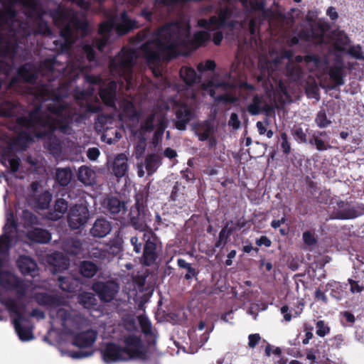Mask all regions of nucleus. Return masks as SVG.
<instances>
[{
  "label": "nucleus",
  "instance_id": "393cba45",
  "mask_svg": "<svg viewBox=\"0 0 364 364\" xmlns=\"http://www.w3.org/2000/svg\"><path fill=\"white\" fill-rule=\"evenodd\" d=\"M62 249L66 254L76 256L83 250L82 242L78 238L68 237L63 241Z\"/></svg>",
  "mask_w": 364,
  "mask_h": 364
},
{
  "label": "nucleus",
  "instance_id": "a211bd4d",
  "mask_svg": "<svg viewBox=\"0 0 364 364\" xmlns=\"http://www.w3.org/2000/svg\"><path fill=\"white\" fill-rule=\"evenodd\" d=\"M16 73L21 80L29 84H35L38 79V73L35 65L26 63L17 68Z\"/></svg>",
  "mask_w": 364,
  "mask_h": 364
},
{
  "label": "nucleus",
  "instance_id": "7ed1b4c3",
  "mask_svg": "<svg viewBox=\"0 0 364 364\" xmlns=\"http://www.w3.org/2000/svg\"><path fill=\"white\" fill-rule=\"evenodd\" d=\"M134 56V50L123 48L117 55L110 59L109 68L111 73L129 83L133 77Z\"/></svg>",
  "mask_w": 364,
  "mask_h": 364
},
{
  "label": "nucleus",
  "instance_id": "49530a36",
  "mask_svg": "<svg viewBox=\"0 0 364 364\" xmlns=\"http://www.w3.org/2000/svg\"><path fill=\"white\" fill-rule=\"evenodd\" d=\"M78 302L85 309H91L97 305V301L94 294L83 291L78 295Z\"/></svg>",
  "mask_w": 364,
  "mask_h": 364
},
{
  "label": "nucleus",
  "instance_id": "6e6552de",
  "mask_svg": "<svg viewBox=\"0 0 364 364\" xmlns=\"http://www.w3.org/2000/svg\"><path fill=\"white\" fill-rule=\"evenodd\" d=\"M158 237L150 229L143 234V252L141 256V262L146 266H151L154 264L158 259L157 242Z\"/></svg>",
  "mask_w": 364,
  "mask_h": 364
},
{
  "label": "nucleus",
  "instance_id": "6e6d98bb",
  "mask_svg": "<svg viewBox=\"0 0 364 364\" xmlns=\"http://www.w3.org/2000/svg\"><path fill=\"white\" fill-rule=\"evenodd\" d=\"M94 45L90 43H85L82 47V53L86 56L88 62L97 61L96 51Z\"/></svg>",
  "mask_w": 364,
  "mask_h": 364
},
{
  "label": "nucleus",
  "instance_id": "473e14b6",
  "mask_svg": "<svg viewBox=\"0 0 364 364\" xmlns=\"http://www.w3.org/2000/svg\"><path fill=\"white\" fill-rule=\"evenodd\" d=\"M68 202L63 198H58L55 201L54 212L48 213V218L52 220H58L68 211Z\"/></svg>",
  "mask_w": 364,
  "mask_h": 364
},
{
  "label": "nucleus",
  "instance_id": "603ef678",
  "mask_svg": "<svg viewBox=\"0 0 364 364\" xmlns=\"http://www.w3.org/2000/svg\"><path fill=\"white\" fill-rule=\"evenodd\" d=\"M16 105L10 101H5L0 105V117H11L16 114Z\"/></svg>",
  "mask_w": 364,
  "mask_h": 364
},
{
  "label": "nucleus",
  "instance_id": "f03ea898",
  "mask_svg": "<svg viewBox=\"0 0 364 364\" xmlns=\"http://www.w3.org/2000/svg\"><path fill=\"white\" fill-rule=\"evenodd\" d=\"M124 346L108 342L101 350L102 358L107 364L126 362L132 359L146 360V350L140 336L131 334L124 338Z\"/></svg>",
  "mask_w": 364,
  "mask_h": 364
},
{
  "label": "nucleus",
  "instance_id": "423d86ee",
  "mask_svg": "<svg viewBox=\"0 0 364 364\" xmlns=\"http://www.w3.org/2000/svg\"><path fill=\"white\" fill-rule=\"evenodd\" d=\"M74 15L70 11L60 7L52 10L50 12V16L55 24L60 28V36L64 39V42L60 44L62 51H68L70 49L72 44L70 23Z\"/></svg>",
  "mask_w": 364,
  "mask_h": 364
},
{
  "label": "nucleus",
  "instance_id": "58836bf2",
  "mask_svg": "<svg viewBox=\"0 0 364 364\" xmlns=\"http://www.w3.org/2000/svg\"><path fill=\"white\" fill-rule=\"evenodd\" d=\"M213 130L214 127L213 124L209 120H205L199 124L196 134L200 141H205L210 138Z\"/></svg>",
  "mask_w": 364,
  "mask_h": 364
},
{
  "label": "nucleus",
  "instance_id": "f257e3e1",
  "mask_svg": "<svg viewBox=\"0 0 364 364\" xmlns=\"http://www.w3.org/2000/svg\"><path fill=\"white\" fill-rule=\"evenodd\" d=\"M210 37L208 32L201 31L196 32L191 39L189 28L177 22L169 23L159 28L156 38L142 43L139 49L148 65L156 67L162 59L169 61L177 58L180 48L197 49L204 46Z\"/></svg>",
  "mask_w": 364,
  "mask_h": 364
},
{
  "label": "nucleus",
  "instance_id": "bb28decb",
  "mask_svg": "<svg viewBox=\"0 0 364 364\" xmlns=\"http://www.w3.org/2000/svg\"><path fill=\"white\" fill-rule=\"evenodd\" d=\"M104 205L107 210L113 215L114 219L117 218V215L121 212L124 213L126 211L125 203L117 197L108 198L105 200Z\"/></svg>",
  "mask_w": 364,
  "mask_h": 364
},
{
  "label": "nucleus",
  "instance_id": "72a5a7b5",
  "mask_svg": "<svg viewBox=\"0 0 364 364\" xmlns=\"http://www.w3.org/2000/svg\"><path fill=\"white\" fill-rule=\"evenodd\" d=\"M162 164V157L158 154H150L146 156L144 161L145 168L148 176L154 173Z\"/></svg>",
  "mask_w": 364,
  "mask_h": 364
},
{
  "label": "nucleus",
  "instance_id": "a19ab883",
  "mask_svg": "<svg viewBox=\"0 0 364 364\" xmlns=\"http://www.w3.org/2000/svg\"><path fill=\"white\" fill-rule=\"evenodd\" d=\"M2 41L0 43V57L1 58H14L16 54L18 44L16 42L6 41L4 44Z\"/></svg>",
  "mask_w": 364,
  "mask_h": 364
},
{
  "label": "nucleus",
  "instance_id": "412c9836",
  "mask_svg": "<svg viewBox=\"0 0 364 364\" xmlns=\"http://www.w3.org/2000/svg\"><path fill=\"white\" fill-rule=\"evenodd\" d=\"M232 16V10L229 7H224L220 9L218 16H212L209 21H204L207 28H210L212 26L215 28L224 27L227 24V21Z\"/></svg>",
  "mask_w": 364,
  "mask_h": 364
},
{
  "label": "nucleus",
  "instance_id": "5fc2aeb1",
  "mask_svg": "<svg viewBox=\"0 0 364 364\" xmlns=\"http://www.w3.org/2000/svg\"><path fill=\"white\" fill-rule=\"evenodd\" d=\"M18 279L9 273H0V285L7 290H13L14 286Z\"/></svg>",
  "mask_w": 364,
  "mask_h": 364
},
{
  "label": "nucleus",
  "instance_id": "13d9d810",
  "mask_svg": "<svg viewBox=\"0 0 364 364\" xmlns=\"http://www.w3.org/2000/svg\"><path fill=\"white\" fill-rule=\"evenodd\" d=\"M149 196V191L140 192L135 196V204L132 208H140L142 209H147L146 207V203Z\"/></svg>",
  "mask_w": 364,
  "mask_h": 364
},
{
  "label": "nucleus",
  "instance_id": "3c124183",
  "mask_svg": "<svg viewBox=\"0 0 364 364\" xmlns=\"http://www.w3.org/2000/svg\"><path fill=\"white\" fill-rule=\"evenodd\" d=\"M314 122L320 129L327 128L332 123L331 120L328 118L326 111L324 109H321L318 112Z\"/></svg>",
  "mask_w": 364,
  "mask_h": 364
},
{
  "label": "nucleus",
  "instance_id": "a878e982",
  "mask_svg": "<svg viewBox=\"0 0 364 364\" xmlns=\"http://www.w3.org/2000/svg\"><path fill=\"white\" fill-rule=\"evenodd\" d=\"M33 94L38 100L42 102L46 101L49 99H52L53 101L58 102L60 100H62L61 95L55 94L49 88L48 85L46 84H43L37 87Z\"/></svg>",
  "mask_w": 364,
  "mask_h": 364
},
{
  "label": "nucleus",
  "instance_id": "6ab92c4d",
  "mask_svg": "<svg viewBox=\"0 0 364 364\" xmlns=\"http://www.w3.org/2000/svg\"><path fill=\"white\" fill-rule=\"evenodd\" d=\"M44 11L38 9L36 6L32 8L31 16L35 17V23H36V32L45 36H50L52 31L48 23L43 18Z\"/></svg>",
  "mask_w": 364,
  "mask_h": 364
},
{
  "label": "nucleus",
  "instance_id": "864d4df0",
  "mask_svg": "<svg viewBox=\"0 0 364 364\" xmlns=\"http://www.w3.org/2000/svg\"><path fill=\"white\" fill-rule=\"evenodd\" d=\"M89 24L85 19H80L74 15V17L70 23V30L72 32V38L73 37L75 31H87L88 29Z\"/></svg>",
  "mask_w": 364,
  "mask_h": 364
},
{
  "label": "nucleus",
  "instance_id": "4468645a",
  "mask_svg": "<svg viewBox=\"0 0 364 364\" xmlns=\"http://www.w3.org/2000/svg\"><path fill=\"white\" fill-rule=\"evenodd\" d=\"M333 214L334 218L338 220H350L357 218L355 206L341 200L336 201V205L333 206Z\"/></svg>",
  "mask_w": 364,
  "mask_h": 364
},
{
  "label": "nucleus",
  "instance_id": "680f3d73",
  "mask_svg": "<svg viewBox=\"0 0 364 364\" xmlns=\"http://www.w3.org/2000/svg\"><path fill=\"white\" fill-rule=\"evenodd\" d=\"M156 115L154 113L150 114L146 117L144 122L141 124V128L146 132H151L154 129Z\"/></svg>",
  "mask_w": 364,
  "mask_h": 364
},
{
  "label": "nucleus",
  "instance_id": "2eb2a0df",
  "mask_svg": "<svg viewBox=\"0 0 364 364\" xmlns=\"http://www.w3.org/2000/svg\"><path fill=\"white\" fill-rule=\"evenodd\" d=\"M117 85L115 81L109 82L99 90V95L103 103L112 108H116Z\"/></svg>",
  "mask_w": 364,
  "mask_h": 364
},
{
  "label": "nucleus",
  "instance_id": "cd10ccee",
  "mask_svg": "<svg viewBox=\"0 0 364 364\" xmlns=\"http://www.w3.org/2000/svg\"><path fill=\"white\" fill-rule=\"evenodd\" d=\"M213 86L215 88H221L224 91L232 90L236 87L239 88L240 90H245L251 92L255 90V85L250 84L246 81H240L237 85L230 82L220 81L214 82Z\"/></svg>",
  "mask_w": 364,
  "mask_h": 364
},
{
  "label": "nucleus",
  "instance_id": "b1692460",
  "mask_svg": "<svg viewBox=\"0 0 364 364\" xmlns=\"http://www.w3.org/2000/svg\"><path fill=\"white\" fill-rule=\"evenodd\" d=\"M128 159L124 154H119L114 158L112 165V173L117 178L125 176L128 170Z\"/></svg>",
  "mask_w": 364,
  "mask_h": 364
},
{
  "label": "nucleus",
  "instance_id": "7c9ffc66",
  "mask_svg": "<svg viewBox=\"0 0 364 364\" xmlns=\"http://www.w3.org/2000/svg\"><path fill=\"white\" fill-rule=\"evenodd\" d=\"M35 299L39 305L43 306L53 307L59 306L60 304V299L58 296L46 292L36 294Z\"/></svg>",
  "mask_w": 364,
  "mask_h": 364
},
{
  "label": "nucleus",
  "instance_id": "8fccbe9b",
  "mask_svg": "<svg viewBox=\"0 0 364 364\" xmlns=\"http://www.w3.org/2000/svg\"><path fill=\"white\" fill-rule=\"evenodd\" d=\"M350 43V39L348 36L343 31H339L335 42V48L338 51L346 52V48L349 46Z\"/></svg>",
  "mask_w": 364,
  "mask_h": 364
},
{
  "label": "nucleus",
  "instance_id": "bf43d9fd",
  "mask_svg": "<svg viewBox=\"0 0 364 364\" xmlns=\"http://www.w3.org/2000/svg\"><path fill=\"white\" fill-rule=\"evenodd\" d=\"M13 290L16 291L17 298L18 299H21L25 297L26 294L28 286L24 283L23 280L18 279L16 282Z\"/></svg>",
  "mask_w": 364,
  "mask_h": 364
},
{
  "label": "nucleus",
  "instance_id": "aec40b11",
  "mask_svg": "<svg viewBox=\"0 0 364 364\" xmlns=\"http://www.w3.org/2000/svg\"><path fill=\"white\" fill-rule=\"evenodd\" d=\"M112 228L109 221L105 218H97L91 228L90 233L94 237L102 238L110 232Z\"/></svg>",
  "mask_w": 364,
  "mask_h": 364
},
{
  "label": "nucleus",
  "instance_id": "4be33fe9",
  "mask_svg": "<svg viewBox=\"0 0 364 364\" xmlns=\"http://www.w3.org/2000/svg\"><path fill=\"white\" fill-rule=\"evenodd\" d=\"M16 263L20 272L23 275H31L33 277L35 272L38 270L36 262L28 256H19Z\"/></svg>",
  "mask_w": 364,
  "mask_h": 364
},
{
  "label": "nucleus",
  "instance_id": "774afa93",
  "mask_svg": "<svg viewBox=\"0 0 364 364\" xmlns=\"http://www.w3.org/2000/svg\"><path fill=\"white\" fill-rule=\"evenodd\" d=\"M292 135L299 143H309L307 136L301 127H296L293 129Z\"/></svg>",
  "mask_w": 364,
  "mask_h": 364
},
{
  "label": "nucleus",
  "instance_id": "09e8293b",
  "mask_svg": "<svg viewBox=\"0 0 364 364\" xmlns=\"http://www.w3.org/2000/svg\"><path fill=\"white\" fill-rule=\"evenodd\" d=\"M177 264L179 268L186 269L187 272L184 276L186 280H190L196 277L199 274V271L193 268L191 264L187 262L184 259L179 258L177 259Z\"/></svg>",
  "mask_w": 364,
  "mask_h": 364
},
{
  "label": "nucleus",
  "instance_id": "c03bdc74",
  "mask_svg": "<svg viewBox=\"0 0 364 364\" xmlns=\"http://www.w3.org/2000/svg\"><path fill=\"white\" fill-rule=\"evenodd\" d=\"M117 20V15L111 16L107 21L102 22L100 24L98 33L101 36H107L109 38L110 32L114 29L116 31V21Z\"/></svg>",
  "mask_w": 364,
  "mask_h": 364
},
{
  "label": "nucleus",
  "instance_id": "f8f14e48",
  "mask_svg": "<svg viewBox=\"0 0 364 364\" xmlns=\"http://www.w3.org/2000/svg\"><path fill=\"white\" fill-rule=\"evenodd\" d=\"M150 216L148 209L132 208L129 213V224L136 230L146 232Z\"/></svg>",
  "mask_w": 364,
  "mask_h": 364
},
{
  "label": "nucleus",
  "instance_id": "9b49d317",
  "mask_svg": "<svg viewBox=\"0 0 364 364\" xmlns=\"http://www.w3.org/2000/svg\"><path fill=\"white\" fill-rule=\"evenodd\" d=\"M173 109L176 115L175 127L181 131L185 130L194 117L193 111L187 104L179 101L174 102Z\"/></svg>",
  "mask_w": 364,
  "mask_h": 364
},
{
  "label": "nucleus",
  "instance_id": "f704fd0d",
  "mask_svg": "<svg viewBox=\"0 0 364 364\" xmlns=\"http://www.w3.org/2000/svg\"><path fill=\"white\" fill-rule=\"evenodd\" d=\"M58 280L59 287L63 291L73 293L78 287V280L72 276H60Z\"/></svg>",
  "mask_w": 364,
  "mask_h": 364
},
{
  "label": "nucleus",
  "instance_id": "c756f323",
  "mask_svg": "<svg viewBox=\"0 0 364 364\" xmlns=\"http://www.w3.org/2000/svg\"><path fill=\"white\" fill-rule=\"evenodd\" d=\"M28 238L37 243H48L51 239V235L47 230L36 228L27 233Z\"/></svg>",
  "mask_w": 364,
  "mask_h": 364
},
{
  "label": "nucleus",
  "instance_id": "69168bd1",
  "mask_svg": "<svg viewBox=\"0 0 364 364\" xmlns=\"http://www.w3.org/2000/svg\"><path fill=\"white\" fill-rule=\"evenodd\" d=\"M316 333L320 337H324L330 332V327L323 320H319L316 323Z\"/></svg>",
  "mask_w": 364,
  "mask_h": 364
},
{
  "label": "nucleus",
  "instance_id": "1a4fd4ad",
  "mask_svg": "<svg viewBox=\"0 0 364 364\" xmlns=\"http://www.w3.org/2000/svg\"><path fill=\"white\" fill-rule=\"evenodd\" d=\"M90 217V211L86 204H75L68 212V225L73 230L80 229L85 225Z\"/></svg>",
  "mask_w": 364,
  "mask_h": 364
},
{
  "label": "nucleus",
  "instance_id": "f3484780",
  "mask_svg": "<svg viewBox=\"0 0 364 364\" xmlns=\"http://www.w3.org/2000/svg\"><path fill=\"white\" fill-rule=\"evenodd\" d=\"M136 21L129 18L126 11H123L116 21V32L124 36L137 28Z\"/></svg>",
  "mask_w": 364,
  "mask_h": 364
},
{
  "label": "nucleus",
  "instance_id": "de8ad7c7",
  "mask_svg": "<svg viewBox=\"0 0 364 364\" xmlns=\"http://www.w3.org/2000/svg\"><path fill=\"white\" fill-rule=\"evenodd\" d=\"M52 200V194L46 191L34 198V205L36 208L41 210L48 209Z\"/></svg>",
  "mask_w": 364,
  "mask_h": 364
},
{
  "label": "nucleus",
  "instance_id": "37998d69",
  "mask_svg": "<svg viewBox=\"0 0 364 364\" xmlns=\"http://www.w3.org/2000/svg\"><path fill=\"white\" fill-rule=\"evenodd\" d=\"M77 179L85 185H91L94 176L95 172L90 168L86 166H82L79 168L77 171Z\"/></svg>",
  "mask_w": 364,
  "mask_h": 364
},
{
  "label": "nucleus",
  "instance_id": "4c0bfd02",
  "mask_svg": "<svg viewBox=\"0 0 364 364\" xmlns=\"http://www.w3.org/2000/svg\"><path fill=\"white\" fill-rule=\"evenodd\" d=\"M79 271L82 277L86 278H92L97 274L98 271V267L93 262L84 260L80 263Z\"/></svg>",
  "mask_w": 364,
  "mask_h": 364
},
{
  "label": "nucleus",
  "instance_id": "e2e57ef3",
  "mask_svg": "<svg viewBox=\"0 0 364 364\" xmlns=\"http://www.w3.org/2000/svg\"><path fill=\"white\" fill-rule=\"evenodd\" d=\"M102 111V106L98 100L95 102H87L85 105V112L90 114H97Z\"/></svg>",
  "mask_w": 364,
  "mask_h": 364
},
{
  "label": "nucleus",
  "instance_id": "052dcab7",
  "mask_svg": "<svg viewBox=\"0 0 364 364\" xmlns=\"http://www.w3.org/2000/svg\"><path fill=\"white\" fill-rule=\"evenodd\" d=\"M345 53H347L355 59L364 60V54L360 45L350 46Z\"/></svg>",
  "mask_w": 364,
  "mask_h": 364
},
{
  "label": "nucleus",
  "instance_id": "20e7f679",
  "mask_svg": "<svg viewBox=\"0 0 364 364\" xmlns=\"http://www.w3.org/2000/svg\"><path fill=\"white\" fill-rule=\"evenodd\" d=\"M0 303L5 306L11 316L15 315V318L13 319V323L19 339L22 341L33 340L34 338L33 326H26L21 324L22 322H29V320L24 316L23 311L20 309L19 305L16 300L10 297L3 298L0 299Z\"/></svg>",
  "mask_w": 364,
  "mask_h": 364
},
{
  "label": "nucleus",
  "instance_id": "ea45409f",
  "mask_svg": "<svg viewBox=\"0 0 364 364\" xmlns=\"http://www.w3.org/2000/svg\"><path fill=\"white\" fill-rule=\"evenodd\" d=\"M123 114L132 122L138 121L140 114L136 110L134 103L129 100H124L122 106Z\"/></svg>",
  "mask_w": 364,
  "mask_h": 364
},
{
  "label": "nucleus",
  "instance_id": "e433bc0d",
  "mask_svg": "<svg viewBox=\"0 0 364 364\" xmlns=\"http://www.w3.org/2000/svg\"><path fill=\"white\" fill-rule=\"evenodd\" d=\"M33 141V139L31 134L28 131L22 130L14 138L13 144L21 150H25L28 143Z\"/></svg>",
  "mask_w": 364,
  "mask_h": 364
},
{
  "label": "nucleus",
  "instance_id": "dca6fc26",
  "mask_svg": "<svg viewBox=\"0 0 364 364\" xmlns=\"http://www.w3.org/2000/svg\"><path fill=\"white\" fill-rule=\"evenodd\" d=\"M97 338V332L90 329L76 333L72 343L80 348H90L92 346Z\"/></svg>",
  "mask_w": 364,
  "mask_h": 364
},
{
  "label": "nucleus",
  "instance_id": "79ce46f5",
  "mask_svg": "<svg viewBox=\"0 0 364 364\" xmlns=\"http://www.w3.org/2000/svg\"><path fill=\"white\" fill-rule=\"evenodd\" d=\"M72 171L69 167L56 169L55 180L61 186H68L72 179Z\"/></svg>",
  "mask_w": 364,
  "mask_h": 364
},
{
  "label": "nucleus",
  "instance_id": "338daca9",
  "mask_svg": "<svg viewBox=\"0 0 364 364\" xmlns=\"http://www.w3.org/2000/svg\"><path fill=\"white\" fill-rule=\"evenodd\" d=\"M215 68L216 63L212 60H207L205 63H200L197 66V69L200 73L214 71Z\"/></svg>",
  "mask_w": 364,
  "mask_h": 364
},
{
  "label": "nucleus",
  "instance_id": "c85d7f7f",
  "mask_svg": "<svg viewBox=\"0 0 364 364\" xmlns=\"http://www.w3.org/2000/svg\"><path fill=\"white\" fill-rule=\"evenodd\" d=\"M295 61L297 63H301L304 62L310 71H313L319 68L322 65V60L321 57L316 54H308L304 56L296 55L295 57Z\"/></svg>",
  "mask_w": 364,
  "mask_h": 364
},
{
  "label": "nucleus",
  "instance_id": "4d7b16f0",
  "mask_svg": "<svg viewBox=\"0 0 364 364\" xmlns=\"http://www.w3.org/2000/svg\"><path fill=\"white\" fill-rule=\"evenodd\" d=\"M215 101L223 104H234L239 101V97L230 92L219 95L215 97Z\"/></svg>",
  "mask_w": 364,
  "mask_h": 364
},
{
  "label": "nucleus",
  "instance_id": "5701e85b",
  "mask_svg": "<svg viewBox=\"0 0 364 364\" xmlns=\"http://www.w3.org/2000/svg\"><path fill=\"white\" fill-rule=\"evenodd\" d=\"M309 144L315 146L318 151H323L331 148L328 136L325 131L315 132L309 139Z\"/></svg>",
  "mask_w": 364,
  "mask_h": 364
},
{
  "label": "nucleus",
  "instance_id": "c9c22d12",
  "mask_svg": "<svg viewBox=\"0 0 364 364\" xmlns=\"http://www.w3.org/2000/svg\"><path fill=\"white\" fill-rule=\"evenodd\" d=\"M343 67L338 65H334L329 68L328 75L330 80L334 83L332 88L343 85L344 84Z\"/></svg>",
  "mask_w": 364,
  "mask_h": 364
},
{
  "label": "nucleus",
  "instance_id": "9d476101",
  "mask_svg": "<svg viewBox=\"0 0 364 364\" xmlns=\"http://www.w3.org/2000/svg\"><path fill=\"white\" fill-rule=\"evenodd\" d=\"M92 289L101 301L108 303L114 300L119 291V286L113 280L98 281L92 284Z\"/></svg>",
  "mask_w": 364,
  "mask_h": 364
},
{
  "label": "nucleus",
  "instance_id": "0eeeda50",
  "mask_svg": "<svg viewBox=\"0 0 364 364\" xmlns=\"http://www.w3.org/2000/svg\"><path fill=\"white\" fill-rule=\"evenodd\" d=\"M28 117L37 139L50 138L55 132L54 117L41 114L38 108L31 110Z\"/></svg>",
  "mask_w": 364,
  "mask_h": 364
},
{
  "label": "nucleus",
  "instance_id": "0e129e2a",
  "mask_svg": "<svg viewBox=\"0 0 364 364\" xmlns=\"http://www.w3.org/2000/svg\"><path fill=\"white\" fill-rule=\"evenodd\" d=\"M281 139V149L284 154L288 155L291 152V143L289 141L288 135L286 132H283L280 134Z\"/></svg>",
  "mask_w": 364,
  "mask_h": 364
},
{
  "label": "nucleus",
  "instance_id": "2f4dec72",
  "mask_svg": "<svg viewBox=\"0 0 364 364\" xmlns=\"http://www.w3.org/2000/svg\"><path fill=\"white\" fill-rule=\"evenodd\" d=\"M266 102L264 97L256 94L254 95L252 102L247 106V111L252 116H256L265 111Z\"/></svg>",
  "mask_w": 364,
  "mask_h": 364
},
{
  "label": "nucleus",
  "instance_id": "a18cd8bd",
  "mask_svg": "<svg viewBox=\"0 0 364 364\" xmlns=\"http://www.w3.org/2000/svg\"><path fill=\"white\" fill-rule=\"evenodd\" d=\"M180 77L183 81L188 85H192L196 82L197 74L196 70L187 66L181 67L180 72Z\"/></svg>",
  "mask_w": 364,
  "mask_h": 364
},
{
  "label": "nucleus",
  "instance_id": "39448f33",
  "mask_svg": "<svg viewBox=\"0 0 364 364\" xmlns=\"http://www.w3.org/2000/svg\"><path fill=\"white\" fill-rule=\"evenodd\" d=\"M60 100L54 101L55 103L47 105V110L57 116L54 118L55 132L58 130L62 134H70L72 128L71 124L75 117L77 114L76 109L70 107L66 103H60Z\"/></svg>",
  "mask_w": 364,
  "mask_h": 364
},
{
  "label": "nucleus",
  "instance_id": "ddd939ff",
  "mask_svg": "<svg viewBox=\"0 0 364 364\" xmlns=\"http://www.w3.org/2000/svg\"><path fill=\"white\" fill-rule=\"evenodd\" d=\"M56 316L60 320L63 328L67 333L73 334V330L78 328L80 316L73 314L70 310L60 308L58 309Z\"/></svg>",
  "mask_w": 364,
  "mask_h": 364
}]
</instances>
